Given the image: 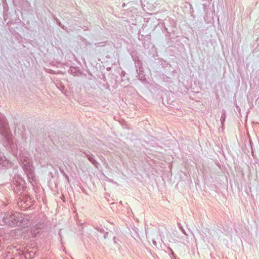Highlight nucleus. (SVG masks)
Returning a JSON list of instances; mask_svg holds the SVG:
<instances>
[{"label":"nucleus","instance_id":"17","mask_svg":"<svg viewBox=\"0 0 259 259\" xmlns=\"http://www.w3.org/2000/svg\"><path fill=\"white\" fill-rule=\"evenodd\" d=\"M168 249L170 251L171 254L174 256L175 253L170 248H168Z\"/></svg>","mask_w":259,"mask_h":259},{"label":"nucleus","instance_id":"3","mask_svg":"<svg viewBox=\"0 0 259 259\" xmlns=\"http://www.w3.org/2000/svg\"><path fill=\"white\" fill-rule=\"evenodd\" d=\"M22 168L27 175L28 180L32 183L35 178L33 166L29 162H26V163H23Z\"/></svg>","mask_w":259,"mask_h":259},{"label":"nucleus","instance_id":"21","mask_svg":"<svg viewBox=\"0 0 259 259\" xmlns=\"http://www.w3.org/2000/svg\"><path fill=\"white\" fill-rule=\"evenodd\" d=\"M66 178H67V179H68V177L67 176H66Z\"/></svg>","mask_w":259,"mask_h":259},{"label":"nucleus","instance_id":"15","mask_svg":"<svg viewBox=\"0 0 259 259\" xmlns=\"http://www.w3.org/2000/svg\"><path fill=\"white\" fill-rule=\"evenodd\" d=\"M98 231L100 232L101 233H104V229H99V228H96Z\"/></svg>","mask_w":259,"mask_h":259},{"label":"nucleus","instance_id":"16","mask_svg":"<svg viewBox=\"0 0 259 259\" xmlns=\"http://www.w3.org/2000/svg\"><path fill=\"white\" fill-rule=\"evenodd\" d=\"M152 243L155 246H157V243L155 240H152Z\"/></svg>","mask_w":259,"mask_h":259},{"label":"nucleus","instance_id":"11","mask_svg":"<svg viewBox=\"0 0 259 259\" xmlns=\"http://www.w3.org/2000/svg\"><path fill=\"white\" fill-rule=\"evenodd\" d=\"M132 58H133V61L135 62V63H136L137 62H138V61H140V60L139 59V57L137 56H134V55H132Z\"/></svg>","mask_w":259,"mask_h":259},{"label":"nucleus","instance_id":"19","mask_svg":"<svg viewBox=\"0 0 259 259\" xmlns=\"http://www.w3.org/2000/svg\"><path fill=\"white\" fill-rule=\"evenodd\" d=\"M113 241H114V243H117L116 241V237H113Z\"/></svg>","mask_w":259,"mask_h":259},{"label":"nucleus","instance_id":"9","mask_svg":"<svg viewBox=\"0 0 259 259\" xmlns=\"http://www.w3.org/2000/svg\"><path fill=\"white\" fill-rule=\"evenodd\" d=\"M54 19L56 20L57 24L61 27L62 29H65V26L61 23V22L58 19H57L56 17H54Z\"/></svg>","mask_w":259,"mask_h":259},{"label":"nucleus","instance_id":"6","mask_svg":"<svg viewBox=\"0 0 259 259\" xmlns=\"http://www.w3.org/2000/svg\"><path fill=\"white\" fill-rule=\"evenodd\" d=\"M136 67L139 69V72H138V70L137 69V74L139 76L142 75L143 72H144V68L143 67V63L141 60L138 61V62L135 63Z\"/></svg>","mask_w":259,"mask_h":259},{"label":"nucleus","instance_id":"5","mask_svg":"<svg viewBox=\"0 0 259 259\" xmlns=\"http://www.w3.org/2000/svg\"><path fill=\"white\" fill-rule=\"evenodd\" d=\"M88 160L97 169L99 168V163L95 159V157L91 152L84 153Z\"/></svg>","mask_w":259,"mask_h":259},{"label":"nucleus","instance_id":"13","mask_svg":"<svg viewBox=\"0 0 259 259\" xmlns=\"http://www.w3.org/2000/svg\"><path fill=\"white\" fill-rule=\"evenodd\" d=\"M70 71L71 74H74L76 72V68L74 67H71L70 68Z\"/></svg>","mask_w":259,"mask_h":259},{"label":"nucleus","instance_id":"7","mask_svg":"<svg viewBox=\"0 0 259 259\" xmlns=\"http://www.w3.org/2000/svg\"><path fill=\"white\" fill-rule=\"evenodd\" d=\"M8 163V161L4 154H0V164L5 166Z\"/></svg>","mask_w":259,"mask_h":259},{"label":"nucleus","instance_id":"18","mask_svg":"<svg viewBox=\"0 0 259 259\" xmlns=\"http://www.w3.org/2000/svg\"><path fill=\"white\" fill-rule=\"evenodd\" d=\"M108 232H106L105 233L104 235V237L105 239L107 238V236H108Z\"/></svg>","mask_w":259,"mask_h":259},{"label":"nucleus","instance_id":"20","mask_svg":"<svg viewBox=\"0 0 259 259\" xmlns=\"http://www.w3.org/2000/svg\"><path fill=\"white\" fill-rule=\"evenodd\" d=\"M252 152V155H253V151H252V152Z\"/></svg>","mask_w":259,"mask_h":259},{"label":"nucleus","instance_id":"8","mask_svg":"<svg viewBox=\"0 0 259 259\" xmlns=\"http://www.w3.org/2000/svg\"><path fill=\"white\" fill-rule=\"evenodd\" d=\"M226 118V111L225 109L222 110V115L221 117V122L222 125V127H223L224 122H225Z\"/></svg>","mask_w":259,"mask_h":259},{"label":"nucleus","instance_id":"12","mask_svg":"<svg viewBox=\"0 0 259 259\" xmlns=\"http://www.w3.org/2000/svg\"><path fill=\"white\" fill-rule=\"evenodd\" d=\"M101 160L103 162L105 166H108L107 162V161H106V160L105 158L104 157L102 156V157H101Z\"/></svg>","mask_w":259,"mask_h":259},{"label":"nucleus","instance_id":"2","mask_svg":"<svg viewBox=\"0 0 259 259\" xmlns=\"http://www.w3.org/2000/svg\"><path fill=\"white\" fill-rule=\"evenodd\" d=\"M3 223L11 227H15L20 225L23 220L21 214L13 213L12 212H6L2 217Z\"/></svg>","mask_w":259,"mask_h":259},{"label":"nucleus","instance_id":"1","mask_svg":"<svg viewBox=\"0 0 259 259\" xmlns=\"http://www.w3.org/2000/svg\"><path fill=\"white\" fill-rule=\"evenodd\" d=\"M0 133L6 140L4 145L6 147L11 149H16L17 145L13 141L12 135L10 134L6 118L4 115L0 113Z\"/></svg>","mask_w":259,"mask_h":259},{"label":"nucleus","instance_id":"4","mask_svg":"<svg viewBox=\"0 0 259 259\" xmlns=\"http://www.w3.org/2000/svg\"><path fill=\"white\" fill-rule=\"evenodd\" d=\"M14 191L17 193H22L26 188L25 181L20 177H18L14 181Z\"/></svg>","mask_w":259,"mask_h":259},{"label":"nucleus","instance_id":"10","mask_svg":"<svg viewBox=\"0 0 259 259\" xmlns=\"http://www.w3.org/2000/svg\"><path fill=\"white\" fill-rule=\"evenodd\" d=\"M178 226H179V229L182 231V232H183V233L186 235H187V234H186V232L185 231V230H184V229L183 228V227L181 226V224L179 223L178 224Z\"/></svg>","mask_w":259,"mask_h":259},{"label":"nucleus","instance_id":"14","mask_svg":"<svg viewBox=\"0 0 259 259\" xmlns=\"http://www.w3.org/2000/svg\"><path fill=\"white\" fill-rule=\"evenodd\" d=\"M139 79L141 80L144 81V80H146V77L144 76H142L141 77H140V75L139 76Z\"/></svg>","mask_w":259,"mask_h":259}]
</instances>
